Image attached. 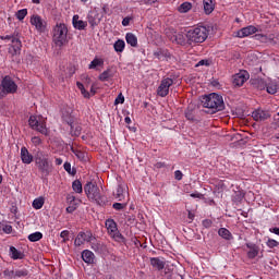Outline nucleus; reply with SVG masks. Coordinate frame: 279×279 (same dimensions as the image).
<instances>
[{
	"mask_svg": "<svg viewBox=\"0 0 279 279\" xmlns=\"http://www.w3.org/2000/svg\"><path fill=\"white\" fill-rule=\"evenodd\" d=\"M203 8L205 14H213L215 12V2L213 0H203Z\"/></svg>",
	"mask_w": 279,
	"mask_h": 279,
	"instance_id": "obj_27",
	"label": "nucleus"
},
{
	"mask_svg": "<svg viewBox=\"0 0 279 279\" xmlns=\"http://www.w3.org/2000/svg\"><path fill=\"white\" fill-rule=\"evenodd\" d=\"M196 66H210V61H208V59H203L197 62Z\"/></svg>",
	"mask_w": 279,
	"mask_h": 279,
	"instance_id": "obj_48",
	"label": "nucleus"
},
{
	"mask_svg": "<svg viewBox=\"0 0 279 279\" xmlns=\"http://www.w3.org/2000/svg\"><path fill=\"white\" fill-rule=\"evenodd\" d=\"M3 276H5L7 278H15V270H10V269H5L3 271Z\"/></svg>",
	"mask_w": 279,
	"mask_h": 279,
	"instance_id": "obj_46",
	"label": "nucleus"
},
{
	"mask_svg": "<svg viewBox=\"0 0 279 279\" xmlns=\"http://www.w3.org/2000/svg\"><path fill=\"white\" fill-rule=\"evenodd\" d=\"M40 239H43V233L40 231L31 233L28 235V241H31V243H36V241H40Z\"/></svg>",
	"mask_w": 279,
	"mask_h": 279,
	"instance_id": "obj_36",
	"label": "nucleus"
},
{
	"mask_svg": "<svg viewBox=\"0 0 279 279\" xmlns=\"http://www.w3.org/2000/svg\"><path fill=\"white\" fill-rule=\"evenodd\" d=\"M182 178H184V174L182 173V171L175 170L174 171V179L180 182V180H182Z\"/></svg>",
	"mask_w": 279,
	"mask_h": 279,
	"instance_id": "obj_51",
	"label": "nucleus"
},
{
	"mask_svg": "<svg viewBox=\"0 0 279 279\" xmlns=\"http://www.w3.org/2000/svg\"><path fill=\"white\" fill-rule=\"evenodd\" d=\"M31 141H32L33 145H35V147H38V145H40V143H43V140H40V137H38V136L32 137Z\"/></svg>",
	"mask_w": 279,
	"mask_h": 279,
	"instance_id": "obj_50",
	"label": "nucleus"
},
{
	"mask_svg": "<svg viewBox=\"0 0 279 279\" xmlns=\"http://www.w3.org/2000/svg\"><path fill=\"white\" fill-rule=\"evenodd\" d=\"M132 21V17H129V16H126V17H124L123 20H122V25H123V27H128V25H130V22Z\"/></svg>",
	"mask_w": 279,
	"mask_h": 279,
	"instance_id": "obj_56",
	"label": "nucleus"
},
{
	"mask_svg": "<svg viewBox=\"0 0 279 279\" xmlns=\"http://www.w3.org/2000/svg\"><path fill=\"white\" fill-rule=\"evenodd\" d=\"M266 90L269 95H276V93H278V85L276 83H270L266 86Z\"/></svg>",
	"mask_w": 279,
	"mask_h": 279,
	"instance_id": "obj_37",
	"label": "nucleus"
},
{
	"mask_svg": "<svg viewBox=\"0 0 279 279\" xmlns=\"http://www.w3.org/2000/svg\"><path fill=\"white\" fill-rule=\"evenodd\" d=\"M4 95H14L19 90V85L11 78L10 75H7L1 81V87Z\"/></svg>",
	"mask_w": 279,
	"mask_h": 279,
	"instance_id": "obj_9",
	"label": "nucleus"
},
{
	"mask_svg": "<svg viewBox=\"0 0 279 279\" xmlns=\"http://www.w3.org/2000/svg\"><path fill=\"white\" fill-rule=\"evenodd\" d=\"M82 258L87 265H93V263H95V253L89 250H85L82 252Z\"/></svg>",
	"mask_w": 279,
	"mask_h": 279,
	"instance_id": "obj_24",
	"label": "nucleus"
},
{
	"mask_svg": "<svg viewBox=\"0 0 279 279\" xmlns=\"http://www.w3.org/2000/svg\"><path fill=\"white\" fill-rule=\"evenodd\" d=\"M43 206H45V197H38L33 201V208H35V210H40Z\"/></svg>",
	"mask_w": 279,
	"mask_h": 279,
	"instance_id": "obj_33",
	"label": "nucleus"
},
{
	"mask_svg": "<svg viewBox=\"0 0 279 279\" xmlns=\"http://www.w3.org/2000/svg\"><path fill=\"white\" fill-rule=\"evenodd\" d=\"M184 114L187 121H195V109L187 107Z\"/></svg>",
	"mask_w": 279,
	"mask_h": 279,
	"instance_id": "obj_35",
	"label": "nucleus"
},
{
	"mask_svg": "<svg viewBox=\"0 0 279 279\" xmlns=\"http://www.w3.org/2000/svg\"><path fill=\"white\" fill-rule=\"evenodd\" d=\"M218 236H221V239H225V241H232V239H234L232 232H230V230L227 228H220L218 230Z\"/></svg>",
	"mask_w": 279,
	"mask_h": 279,
	"instance_id": "obj_28",
	"label": "nucleus"
},
{
	"mask_svg": "<svg viewBox=\"0 0 279 279\" xmlns=\"http://www.w3.org/2000/svg\"><path fill=\"white\" fill-rule=\"evenodd\" d=\"M10 256L13 260H23V258H25V254L14 246H10Z\"/></svg>",
	"mask_w": 279,
	"mask_h": 279,
	"instance_id": "obj_26",
	"label": "nucleus"
},
{
	"mask_svg": "<svg viewBox=\"0 0 279 279\" xmlns=\"http://www.w3.org/2000/svg\"><path fill=\"white\" fill-rule=\"evenodd\" d=\"M51 35L53 45L62 49L69 43V26L62 22H58L52 27Z\"/></svg>",
	"mask_w": 279,
	"mask_h": 279,
	"instance_id": "obj_3",
	"label": "nucleus"
},
{
	"mask_svg": "<svg viewBox=\"0 0 279 279\" xmlns=\"http://www.w3.org/2000/svg\"><path fill=\"white\" fill-rule=\"evenodd\" d=\"M105 226L107 228V232L113 241H117L118 243H125V236L121 234L119 231V227L117 226V221L114 219L109 218L105 221Z\"/></svg>",
	"mask_w": 279,
	"mask_h": 279,
	"instance_id": "obj_6",
	"label": "nucleus"
},
{
	"mask_svg": "<svg viewBox=\"0 0 279 279\" xmlns=\"http://www.w3.org/2000/svg\"><path fill=\"white\" fill-rule=\"evenodd\" d=\"M124 197L125 196L123 195V186L118 185L117 191H116V199H118L119 202H123Z\"/></svg>",
	"mask_w": 279,
	"mask_h": 279,
	"instance_id": "obj_39",
	"label": "nucleus"
},
{
	"mask_svg": "<svg viewBox=\"0 0 279 279\" xmlns=\"http://www.w3.org/2000/svg\"><path fill=\"white\" fill-rule=\"evenodd\" d=\"M20 156L23 165H32L33 160L34 162H36V154L32 155V153H29V150L25 146L21 148Z\"/></svg>",
	"mask_w": 279,
	"mask_h": 279,
	"instance_id": "obj_16",
	"label": "nucleus"
},
{
	"mask_svg": "<svg viewBox=\"0 0 279 279\" xmlns=\"http://www.w3.org/2000/svg\"><path fill=\"white\" fill-rule=\"evenodd\" d=\"M187 217H189L190 221H193L195 219V215L191 211H189Z\"/></svg>",
	"mask_w": 279,
	"mask_h": 279,
	"instance_id": "obj_62",
	"label": "nucleus"
},
{
	"mask_svg": "<svg viewBox=\"0 0 279 279\" xmlns=\"http://www.w3.org/2000/svg\"><path fill=\"white\" fill-rule=\"evenodd\" d=\"M112 77H114V70L108 68L99 74L98 80L100 82H108L109 80H112Z\"/></svg>",
	"mask_w": 279,
	"mask_h": 279,
	"instance_id": "obj_23",
	"label": "nucleus"
},
{
	"mask_svg": "<svg viewBox=\"0 0 279 279\" xmlns=\"http://www.w3.org/2000/svg\"><path fill=\"white\" fill-rule=\"evenodd\" d=\"M201 101L203 108H206L209 114H216V112L226 110V104L223 102V97L221 95L211 93L204 96Z\"/></svg>",
	"mask_w": 279,
	"mask_h": 279,
	"instance_id": "obj_1",
	"label": "nucleus"
},
{
	"mask_svg": "<svg viewBox=\"0 0 279 279\" xmlns=\"http://www.w3.org/2000/svg\"><path fill=\"white\" fill-rule=\"evenodd\" d=\"M165 167H167V163L163 161H158L155 163V169H165Z\"/></svg>",
	"mask_w": 279,
	"mask_h": 279,
	"instance_id": "obj_54",
	"label": "nucleus"
},
{
	"mask_svg": "<svg viewBox=\"0 0 279 279\" xmlns=\"http://www.w3.org/2000/svg\"><path fill=\"white\" fill-rule=\"evenodd\" d=\"M87 23L90 25L92 29H95V27L101 23V15H99V11L96 9L89 11L87 13Z\"/></svg>",
	"mask_w": 279,
	"mask_h": 279,
	"instance_id": "obj_15",
	"label": "nucleus"
},
{
	"mask_svg": "<svg viewBox=\"0 0 279 279\" xmlns=\"http://www.w3.org/2000/svg\"><path fill=\"white\" fill-rule=\"evenodd\" d=\"M155 60L159 62H169L171 60V52L167 48H157L153 51Z\"/></svg>",
	"mask_w": 279,
	"mask_h": 279,
	"instance_id": "obj_14",
	"label": "nucleus"
},
{
	"mask_svg": "<svg viewBox=\"0 0 279 279\" xmlns=\"http://www.w3.org/2000/svg\"><path fill=\"white\" fill-rule=\"evenodd\" d=\"M191 197H193L194 199H202L204 197V194L199 193V192H195L190 194Z\"/></svg>",
	"mask_w": 279,
	"mask_h": 279,
	"instance_id": "obj_53",
	"label": "nucleus"
},
{
	"mask_svg": "<svg viewBox=\"0 0 279 279\" xmlns=\"http://www.w3.org/2000/svg\"><path fill=\"white\" fill-rule=\"evenodd\" d=\"M76 86H77L78 89L84 90V84L77 82Z\"/></svg>",
	"mask_w": 279,
	"mask_h": 279,
	"instance_id": "obj_64",
	"label": "nucleus"
},
{
	"mask_svg": "<svg viewBox=\"0 0 279 279\" xmlns=\"http://www.w3.org/2000/svg\"><path fill=\"white\" fill-rule=\"evenodd\" d=\"M63 169H64L68 173H71V163L65 162V163L63 165Z\"/></svg>",
	"mask_w": 279,
	"mask_h": 279,
	"instance_id": "obj_59",
	"label": "nucleus"
},
{
	"mask_svg": "<svg viewBox=\"0 0 279 279\" xmlns=\"http://www.w3.org/2000/svg\"><path fill=\"white\" fill-rule=\"evenodd\" d=\"M246 247L248 250L247 252L248 258L253 259V258H256V256H258V252H260V248L258 247V245L254 243H246Z\"/></svg>",
	"mask_w": 279,
	"mask_h": 279,
	"instance_id": "obj_21",
	"label": "nucleus"
},
{
	"mask_svg": "<svg viewBox=\"0 0 279 279\" xmlns=\"http://www.w3.org/2000/svg\"><path fill=\"white\" fill-rule=\"evenodd\" d=\"M203 227L204 228H211L213 227V220H210V219H205V220H203Z\"/></svg>",
	"mask_w": 279,
	"mask_h": 279,
	"instance_id": "obj_52",
	"label": "nucleus"
},
{
	"mask_svg": "<svg viewBox=\"0 0 279 279\" xmlns=\"http://www.w3.org/2000/svg\"><path fill=\"white\" fill-rule=\"evenodd\" d=\"M31 25L35 27V29L39 34H45L47 32V21H45L40 15L38 14H33L31 16Z\"/></svg>",
	"mask_w": 279,
	"mask_h": 279,
	"instance_id": "obj_11",
	"label": "nucleus"
},
{
	"mask_svg": "<svg viewBox=\"0 0 279 279\" xmlns=\"http://www.w3.org/2000/svg\"><path fill=\"white\" fill-rule=\"evenodd\" d=\"M186 38L190 44L206 43V39L208 38V28H206V26H196V27L190 28L186 33Z\"/></svg>",
	"mask_w": 279,
	"mask_h": 279,
	"instance_id": "obj_5",
	"label": "nucleus"
},
{
	"mask_svg": "<svg viewBox=\"0 0 279 279\" xmlns=\"http://www.w3.org/2000/svg\"><path fill=\"white\" fill-rule=\"evenodd\" d=\"M171 86H173V78H162L157 88L158 97H167V95H169V88H171Z\"/></svg>",
	"mask_w": 279,
	"mask_h": 279,
	"instance_id": "obj_12",
	"label": "nucleus"
},
{
	"mask_svg": "<svg viewBox=\"0 0 279 279\" xmlns=\"http://www.w3.org/2000/svg\"><path fill=\"white\" fill-rule=\"evenodd\" d=\"M65 210H66V213H69L71 215V214L75 213V210H77V208H75V206H73V205H69Z\"/></svg>",
	"mask_w": 279,
	"mask_h": 279,
	"instance_id": "obj_57",
	"label": "nucleus"
},
{
	"mask_svg": "<svg viewBox=\"0 0 279 279\" xmlns=\"http://www.w3.org/2000/svg\"><path fill=\"white\" fill-rule=\"evenodd\" d=\"M174 40L178 45H184V43H186V39L184 38V35H182V34L175 35Z\"/></svg>",
	"mask_w": 279,
	"mask_h": 279,
	"instance_id": "obj_43",
	"label": "nucleus"
},
{
	"mask_svg": "<svg viewBox=\"0 0 279 279\" xmlns=\"http://www.w3.org/2000/svg\"><path fill=\"white\" fill-rule=\"evenodd\" d=\"M256 32H258V28H256V26L248 25L246 27L239 29L235 33V36L236 38H247V36H252V34H256Z\"/></svg>",
	"mask_w": 279,
	"mask_h": 279,
	"instance_id": "obj_17",
	"label": "nucleus"
},
{
	"mask_svg": "<svg viewBox=\"0 0 279 279\" xmlns=\"http://www.w3.org/2000/svg\"><path fill=\"white\" fill-rule=\"evenodd\" d=\"M69 234H70L69 230L61 231L60 236L61 239H63L62 243H66V241H69Z\"/></svg>",
	"mask_w": 279,
	"mask_h": 279,
	"instance_id": "obj_45",
	"label": "nucleus"
},
{
	"mask_svg": "<svg viewBox=\"0 0 279 279\" xmlns=\"http://www.w3.org/2000/svg\"><path fill=\"white\" fill-rule=\"evenodd\" d=\"M252 117L254 121H267L269 119V112L263 110V109H257L252 112Z\"/></svg>",
	"mask_w": 279,
	"mask_h": 279,
	"instance_id": "obj_20",
	"label": "nucleus"
},
{
	"mask_svg": "<svg viewBox=\"0 0 279 279\" xmlns=\"http://www.w3.org/2000/svg\"><path fill=\"white\" fill-rule=\"evenodd\" d=\"M54 162L57 167H60V165H62V158H57Z\"/></svg>",
	"mask_w": 279,
	"mask_h": 279,
	"instance_id": "obj_63",
	"label": "nucleus"
},
{
	"mask_svg": "<svg viewBox=\"0 0 279 279\" xmlns=\"http://www.w3.org/2000/svg\"><path fill=\"white\" fill-rule=\"evenodd\" d=\"M72 25L74 29H78L80 32L86 29L88 27V22L80 20V15H74L72 19Z\"/></svg>",
	"mask_w": 279,
	"mask_h": 279,
	"instance_id": "obj_19",
	"label": "nucleus"
},
{
	"mask_svg": "<svg viewBox=\"0 0 279 279\" xmlns=\"http://www.w3.org/2000/svg\"><path fill=\"white\" fill-rule=\"evenodd\" d=\"M250 80V73L245 70H241L239 73L232 76V84L240 88Z\"/></svg>",
	"mask_w": 279,
	"mask_h": 279,
	"instance_id": "obj_13",
	"label": "nucleus"
},
{
	"mask_svg": "<svg viewBox=\"0 0 279 279\" xmlns=\"http://www.w3.org/2000/svg\"><path fill=\"white\" fill-rule=\"evenodd\" d=\"M245 196L243 195V193H239L235 195V199H238V202H241Z\"/></svg>",
	"mask_w": 279,
	"mask_h": 279,
	"instance_id": "obj_60",
	"label": "nucleus"
},
{
	"mask_svg": "<svg viewBox=\"0 0 279 279\" xmlns=\"http://www.w3.org/2000/svg\"><path fill=\"white\" fill-rule=\"evenodd\" d=\"M267 247H269L270 250H274V247H278L279 242L274 240V239H268L266 242Z\"/></svg>",
	"mask_w": 279,
	"mask_h": 279,
	"instance_id": "obj_42",
	"label": "nucleus"
},
{
	"mask_svg": "<svg viewBox=\"0 0 279 279\" xmlns=\"http://www.w3.org/2000/svg\"><path fill=\"white\" fill-rule=\"evenodd\" d=\"M119 104H125V97L123 94H119L114 100V106H119Z\"/></svg>",
	"mask_w": 279,
	"mask_h": 279,
	"instance_id": "obj_44",
	"label": "nucleus"
},
{
	"mask_svg": "<svg viewBox=\"0 0 279 279\" xmlns=\"http://www.w3.org/2000/svg\"><path fill=\"white\" fill-rule=\"evenodd\" d=\"M35 165L40 173L41 180H47L51 175L53 165L49 160V155L41 149H37L35 153Z\"/></svg>",
	"mask_w": 279,
	"mask_h": 279,
	"instance_id": "obj_2",
	"label": "nucleus"
},
{
	"mask_svg": "<svg viewBox=\"0 0 279 279\" xmlns=\"http://www.w3.org/2000/svg\"><path fill=\"white\" fill-rule=\"evenodd\" d=\"M257 84H258L257 88H259V90H265L267 84H265L263 80L257 81Z\"/></svg>",
	"mask_w": 279,
	"mask_h": 279,
	"instance_id": "obj_55",
	"label": "nucleus"
},
{
	"mask_svg": "<svg viewBox=\"0 0 279 279\" xmlns=\"http://www.w3.org/2000/svg\"><path fill=\"white\" fill-rule=\"evenodd\" d=\"M2 231L4 234H12V226L11 225H3L2 226Z\"/></svg>",
	"mask_w": 279,
	"mask_h": 279,
	"instance_id": "obj_47",
	"label": "nucleus"
},
{
	"mask_svg": "<svg viewBox=\"0 0 279 279\" xmlns=\"http://www.w3.org/2000/svg\"><path fill=\"white\" fill-rule=\"evenodd\" d=\"M269 232H271L272 234H277V236H279V228L278 227L270 228Z\"/></svg>",
	"mask_w": 279,
	"mask_h": 279,
	"instance_id": "obj_58",
	"label": "nucleus"
},
{
	"mask_svg": "<svg viewBox=\"0 0 279 279\" xmlns=\"http://www.w3.org/2000/svg\"><path fill=\"white\" fill-rule=\"evenodd\" d=\"M150 265L155 269H158V271H162L165 269V260L160 259L159 257H150Z\"/></svg>",
	"mask_w": 279,
	"mask_h": 279,
	"instance_id": "obj_25",
	"label": "nucleus"
},
{
	"mask_svg": "<svg viewBox=\"0 0 279 279\" xmlns=\"http://www.w3.org/2000/svg\"><path fill=\"white\" fill-rule=\"evenodd\" d=\"M193 9V4L191 2H183L182 4H180V7L178 8L179 12L181 14H186V12H190V10Z\"/></svg>",
	"mask_w": 279,
	"mask_h": 279,
	"instance_id": "obj_32",
	"label": "nucleus"
},
{
	"mask_svg": "<svg viewBox=\"0 0 279 279\" xmlns=\"http://www.w3.org/2000/svg\"><path fill=\"white\" fill-rule=\"evenodd\" d=\"M112 208H114V210H123V208H125V204H123V203H114L112 205Z\"/></svg>",
	"mask_w": 279,
	"mask_h": 279,
	"instance_id": "obj_49",
	"label": "nucleus"
},
{
	"mask_svg": "<svg viewBox=\"0 0 279 279\" xmlns=\"http://www.w3.org/2000/svg\"><path fill=\"white\" fill-rule=\"evenodd\" d=\"M113 48H114V51H117V53H123L125 49V41L123 39H118L113 44Z\"/></svg>",
	"mask_w": 279,
	"mask_h": 279,
	"instance_id": "obj_31",
	"label": "nucleus"
},
{
	"mask_svg": "<svg viewBox=\"0 0 279 279\" xmlns=\"http://www.w3.org/2000/svg\"><path fill=\"white\" fill-rule=\"evenodd\" d=\"M95 241V238L93 236V232L90 231H81L77 233L75 240H74V245L76 247H82L84 243H93Z\"/></svg>",
	"mask_w": 279,
	"mask_h": 279,
	"instance_id": "obj_10",
	"label": "nucleus"
},
{
	"mask_svg": "<svg viewBox=\"0 0 279 279\" xmlns=\"http://www.w3.org/2000/svg\"><path fill=\"white\" fill-rule=\"evenodd\" d=\"M66 123H68V125H70L71 133L74 136H80V134H82V126L78 124H75V121L73 120V118H69Z\"/></svg>",
	"mask_w": 279,
	"mask_h": 279,
	"instance_id": "obj_22",
	"label": "nucleus"
},
{
	"mask_svg": "<svg viewBox=\"0 0 279 279\" xmlns=\"http://www.w3.org/2000/svg\"><path fill=\"white\" fill-rule=\"evenodd\" d=\"M27 16V9H21L16 12L17 21H23Z\"/></svg>",
	"mask_w": 279,
	"mask_h": 279,
	"instance_id": "obj_41",
	"label": "nucleus"
},
{
	"mask_svg": "<svg viewBox=\"0 0 279 279\" xmlns=\"http://www.w3.org/2000/svg\"><path fill=\"white\" fill-rule=\"evenodd\" d=\"M2 40H11L12 45L9 48V53L11 56H21V49L23 44L19 38V34L14 33L13 35H5L1 37Z\"/></svg>",
	"mask_w": 279,
	"mask_h": 279,
	"instance_id": "obj_7",
	"label": "nucleus"
},
{
	"mask_svg": "<svg viewBox=\"0 0 279 279\" xmlns=\"http://www.w3.org/2000/svg\"><path fill=\"white\" fill-rule=\"evenodd\" d=\"M28 125L32 128V130H36V132L44 134V136L49 134V131L47 130V123L41 117L31 116Z\"/></svg>",
	"mask_w": 279,
	"mask_h": 279,
	"instance_id": "obj_8",
	"label": "nucleus"
},
{
	"mask_svg": "<svg viewBox=\"0 0 279 279\" xmlns=\"http://www.w3.org/2000/svg\"><path fill=\"white\" fill-rule=\"evenodd\" d=\"M84 191L89 202H95L98 206H106L108 204V197L101 194V190H99L96 183L87 182Z\"/></svg>",
	"mask_w": 279,
	"mask_h": 279,
	"instance_id": "obj_4",
	"label": "nucleus"
},
{
	"mask_svg": "<svg viewBox=\"0 0 279 279\" xmlns=\"http://www.w3.org/2000/svg\"><path fill=\"white\" fill-rule=\"evenodd\" d=\"M256 40H259L260 43H269V45H277L278 44V37L274 34L264 35V34H256L255 35Z\"/></svg>",
	"mask_w": 279,
	"mask_h": 279,
	"instance_id": "obj_18",
	"label": "nucleus"
},
{
	"mask_svg": "<svg viewBox=\"0 0 279 279\" xmlns=\"http://www.w3.org/2000/svg\"><path fill=\"white\" fill-rule=\"evenodd\" d=\"M29 275V271L25 268L15 270V278H26Z\"/></svg>",
	"mask_w": 279,
	"mask_h": 279,
	"instance_id": "obj_40",
	"label": "nucleus"
},
{
	"mask_svg": "<svg viewBox=\"0 0 279 279\" xmlns=\"http://www.w3.org/2000/svg\"><path fill=\"white\" fill-rule=\"evenodd\" d=\"M98 66H104L102 58H95L88 65V69H97Z\"/></svg>",
	"mask_w": 279,
	"mask_h": 279,
	"instance_id": "obj_34",
	"label": "nucleus"
},
{
	"mask_svg": "<svg viewBox=\"0 0 279 279\" xmlns=\"http://www.w3.org/2000/svg\"><path fill=\"white\" fill-rule=\"evenodd\" d=\"M72 189L75 193H82L84 191L82 187V181L80 180L73 181Z\"/></svg>",
	"mask_w": 279,
	"mask_h": 279,
	"instance_id": "obj_38",
	"label": "nucleus"
},
{
	"mask_svg": "<svg viewBox=\"0 0 279 279\" xmlns=\"http://www.w3.org/2000/svg\"><path fill=\"white\" fill-rule=\"evenodd\" d=\"M81 93H82V95H84V97H90V94L86 90V88L81 90Z\"/></svg>",
	"mask_w": 279,
	"mask_h": 279,
	"instance_id": "obj_61",
	"label": "nucleus"
},
{
	"mask_svg": "<svg viewBox=\"0 0 279 279\" xmlns=\"http://www.w3.org/2000/svg\"><path fill=\"white\" fill-rule=\"evenodd\" d=\"M125 40H126L128 45H130L131 47L138 46V38L133 33H128L125 35Z\"/></svg>",
	"mask_w": 279,
	"mask_h": 279,
	"instance_id": "obj_29",
	"label": "nucleus"
},
{
	"mask_svg": "<svg viewBox=\"0 0 279 279\" xmlns=\"http://www.w3.org/2000/svg\"><path fill=\"white\" fill-rule=\"evenodd\" d=\"M66 202L70 206H74L75 208H77V206H80V204H82V201L80 198H76L75 196H73V194H68Z\"/></svg>",
	"mask_w": 279,
	"mask_h": 279,
	"instance_id": "obj_30",
	"label": "nucleus"
}]
</instances>
